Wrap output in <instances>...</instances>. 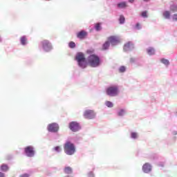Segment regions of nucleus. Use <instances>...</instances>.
<instances>
[{"mask_svg":"<svg viewBox=\"0 0 177 177\" xmlns=\"http://www.w3.org/2000/svg\"><path fill=\"white\" fill-rule=\"evenodd\" d=\"M102 63H103L102 58L96 54H91L87 57V66H90L93 68L100 67Z\"/></svg>","mask_w":177,"mask_h":177,"instance_id":"obj_1","label":"nucleus"},{"mask_svg":"<svg viewBox=\"0 0 177 177\" xmlns=\"http://www.w3.org/2000/svg\"><path fill=\"white\" fill-rule=\"evenodd\" d=\"M75 60L77 63L80 68H86L88 67V58L85 57V54L82 52H78L75 56Z\"/></svg>","mask_w":177,"mask_h":177,"instance_id":"obj_2","label":"nucleus"},{"mask_svg":"<svg viewBox=\"0 0 177 177\" xmlns=\"http://www.w3.org/2000/svg\"><path fill=\"white\" fill-rule=\"evenodd\" d=\"M105 93L109 97H117L120 95V87L117 84H112L105 88Z\"/></svg>","mask_w":177,"mask_h":177,"instance_id":"obj_3","label":"nucleus"},{"mask_svg":"<svg viewBox=\"0 0 177 177\" xmlns=\"http://www.w3.org/2000/svg\"><path fill=\"white\" fill-rule=\"evenodd\" d=\"M64 151L66 156H74L77 151V148L75 147V144L73 143L70 140H67L64 144Z\"/></svg>","mask_w":177,"mask_h":177,"instance_id":"obj_4","label":"nucleus"},{"mask_svg":"<svg viewBox=\"0 0 177 177\" xmlns=\"http://www.w3.org/2000/svg\"><path fill=\"white\" fill-rule=\"evenodd\" d=\"M40 48L45 53H49V52H52V50H53V46L52 45V43H50L49 40L46 39L40 42Z\"/></svg>","mask_w":177,"mask_h":177,"instance_id":"obj_5","label":"nucleus"},{"mask_svg":"<svg viewBox=\"0 0 177 177\" xmlns=\"http://www.w3.org/2000/svg\"><path fill=\"white\" fill-rule=\"evenodd\" d=\"M24 153L26 157L32 158L35 156V148L32 145H28L24 148Z\"/></svg>","mask_w":177,"mask_h":177,"instance_id":"obj_6","label":"nucleus"},{"mask_svg":"<svg viewBox=\"0 0 177 177\" xmlns=\"http://www.w3.org/2000/svg\"><path fill=\"white\" fill-rule=\"evenodd\" d=\"M68 128L71 132H79V131L82 129V127H81L80 122L77 121L70 122L68 123Z\"/></svg>","mask_w":177,"mask_h":177,"instance_id":"obj_7","label":"nucleus"},{"mask_svg":"<svg viewBox=\"0 0 177 177\" xmlns=\"http://www.w3.org/2000/svg\"><path fill=\"white\" fill-rule=\"evenodd\" d=\"M46 129L50 133H57L60 129V126L56 122H53L48 124Z\"/></svg>","mask_w":177,"mask_h":177,"instance_id":"obj_8","label":"nucleus"},{"mask_svg":"<svg viewBox=\"0 0 177 177\" xmlns=\"http://www.w3.org/2000/svg\"><path fill=\"white\" fill-rule=\"evenodd\" d=\"M84 117H86V118H88V120H93V118L96 117V113H95V111L91 109H88L84 111Z\"/></svg>","mask_w":177,"mask_h":177,"instance_id":"obj_9","label":"nucleus"},{"mask_svg":"<svg viewBox=\"0 0 177 177\" xmlns=\"http://www.w3.org/2000/svg\"><path fill=\"white\" fill-rule=\"evenodd\" d=\"M153 169V166L149 162H146L142 165V171L144 174H150Z\"/></svg>","mask_w":177,"mask_h":177,"instance_id":"obj_10","label":"nucleus"},{"mask_svg":"<svg viewBox=\"0 0 177 177\" xmlns=\"http://www.w3.org/2000/svg\"><path fill=\"white\" fill-rule=\"evenodd\" d=\"M135 46L132 41H128L127 43L124 44L123 46L124 52H131V50H133Z\"/></svg>","mask_w":177,"mask_h":177,"instance_id":"obj_11","label":"nucleus"},{"mask_svg":"<svg viewBox=\"0 0 177 177\" xmlns=\"http://www.w3.org/2000/svg\"><path fill=\"white\" fill-rule=\"evenodd\" d=\"M76 37L78 39L83 40L88 37V32L85 30H81L76 33Z\"/></svg>","mask_w":177,"mask_h":177,"instance_id":"obj_12","label":"nucleus"},{"mask_svg":"<svg viewBox=\"0 0 177 177\" xmlns=\"http://www.w3.org/2000/svg\"><path fill=\"white\" fill-rule=\"evenodd\" d=\"M0 177H6L5 176V173L3 172H8L9 171V165L3 163L1 166H0Z\"/></svg>","mask_w":177,"mask_h":177,"instance_id":"obj_13","label":"nucleus"},{"mask_svg":"<svg viewBox=\"0 0 177 177\" xmlns=\"http://www.w3.org/2000/svg\"><path fill=\"white\" fill-rule=\"evenodd\" d=\"M108 41L111 44V46H115V45H118V44H120V39H118L115 36L109 37L108 38Z\"/></svg>","mask_w":177,"mask_h":177,"instance_id":"obj_14","label":"nucleus"},{"mask_svg":"<svg viewBox=\"0 0 177 177\" xmlns=\"http://www.w3.org/2000/svg\"><path fill=\"white\" fill-rule=\"evenodd\" d=\"M116 8L118 9H125L126 8H128V4L127 3V1H120L116 4Z\"/></svg>","mask_w":177,"mask_h":177,"instance_id":"obj_15","label":"nucleus"},{"mask_svg":"<svg viewBox=\"0 0 177 177\" xmlns=\"http://www.w3.org/2000/svg\"><path fill=\"white\" fill-rule=\"evenodd\" d=\"M116 114L118 117H124L125 114H127V109H120L117 111Z\"/></svg>","mask_w":177,"mask_h":177,"instance_id":"obj_16","label":"nucleus"},{"mask_svg":"<svg viewBox=\"0 0 177 177\" xmlns=\"http://www.w3.org/2000/svg\"><path fill=\"white\" fill-rule=\"evenodd\" d=\"M19 42L22 46H26V45H27L28 44L27 37L26 35H23L22 37H21Z\"/></svg>","mask_w":177,"mask_h":177,"instance_id":"obj_17","label":"nucleus"},{"mask_svg":"<svg viewBox=\"0 0 177 177\" xmlns=\"http://www.w3.org/2000/svg\"><path fill=\"white\" fill-rule=\"evenodd\" d=\"M64 173H65L66 175H71V174H73V168L70 166L65 167L64 168Z\"/></svg>","mask_w":177,"mask_h":177,"instance_id":"obj_18","label":"nucleus"},{"mask_svg":"<svg viewBox=\"0 0 177 177\" xmlns=\"http://www.w3.org/2000/svg\"><path fill=\"white\" fill-rule=\"evenodd\" d=\"M147 53L149 56H153V55H156V50H154V48H153V47H149L148 48H147Z\"/></svg>","mask_w":177,"mask_h":177,"instance_id":"obj_19","label":"nucleus"},{"mask_svg":"<svg viewBox=\"0 0 177 177\" xmlns=\"http://www.w3.org/2000/svg\"><path fill=\"white\" fill-rule=\"evenodd\" d=\"M162 16L167 20H169V19H171V12H169L168 10H165L162 12Z\"/></svg>","mask_w":177,"mask_h":177,"instance_id":"obj_20","label":"nucleus"},{"mask_svg":"<svg viewBox=\"0 0 177 177\" xmlns=\"http://www.w3.org/2000/svg\"><path fill=\"white\" fill-rule=\"evenodd\" d=\"M110 41L109 40L106 41L103 44H102V50H109V48H110Z\"/></svg>","mask_w":177,"mask_h":177,"instance_id":"obj_21","label":"nucleus"},{"mask_svg":"<svg viewBox=\"0 0 177 177\" xmlns=\"http://www.w3.org/2000/svg\"><path fill=\"white\" fill-rule=\"evenodd\" d=\"M160 63H162V64H165L166 66V67H168V66H169V64H170L169 60H168L165 58H162L160 59Z\"/></svg>","mask_w":177,"mask_h":177,"instance_id":"obj_22","label":"nucleus"},{"mask_svg":"<svg viewBox=\"0 0 177 177\" xmlns=\"http://www.w3.org/2000/svg\"><path fill=\"white\" fill-rule=\"evenodd\" d=\"M118 21H119V24H125V17H124L123 15H120Z\"/></svg>","mask_w":177,"mask_h":177,"instance_id":"obj_23","label":"nucleus"},{"mask_svg":"<svg viewBox=\"0 0 177 177\" xmlns=\"http://www.w3.org/2000/svg\"><path fill=\"white\" fill-rule=\"evenodd\" d=\"M105 106H106V107L109 109H112V107H114V104L111 101H106Z\"/></svg>","mask_w":177,"mask_h":177,"instance_id":"obj_24","label":"nucleus"},{"mask_svg":"<svg viewBox=\"0 0 177 177\" xmlns=\"http://www.w3.org/2000/svg\"><path fill=\"white\" fill-rule=\"evenodd\" d=\"M94 28L95 31H100L102 30V24L100 23H97L94 25Z\"/></svg>","mask_w":177,"mask_h":177,"instance_id":"obj_25","label":"nucleus"},{"mask_svg":"<svg viewBox=\"0 0 177 177\" xmlns=\"http://www.w3.org/2000/svg\"><path fill=\"white\" fill-rule=\"evenodd\" d=\"M141 17H143V19H147L149 17V15L147 14V10L142 11L140 13Z\"/></svg>","mask_w":177,"mask_h":177,"instance_id":"obj_26","label":"nucleus"},{"mask_svg":"<svg viewBox=\"0 0 177 177\" xmlns=\"http://www.w3.org/2000/svg\"><path fill=\"white\" fill-rule=\"evenodd\" d=\"M130 138L134 140L138 139V133L132 131L130 134Z\"/></svg>","mask_w":177,"mask_h":177,"instance_id":"obj_27","label":"nucleus"},{"mask_svg":"<svg viewBox=\"0 0 177 177\" xmlns=\"http://www.w3.org/2000/svg\"><path fill=\"white\" fill-rule=\"evenodd\" d=\"M53 151H55V153H62V147L60 146H56L53 149Z\"/></svg>","mask_w":177,"mask_h":177,"instance_id":"obj_28","label":"nucleus"},{"mask_svg":"<svg viewBox=\"0 0 177 177\" xmlns=\"http://www.w3.org/2000/svg\"><path fill=\"white\" fill-rule=\"evenodd\" d=\"M170 10L175 13V12H177V5L176 4H172L170 6Z\"/></svg>","mask_w":177,"mask_h":177,"instance_id":"obj_29","label":"nucleus"},{"mask_svg":"<svg viewBox=\"0 0 177 177\" xmlns=\"http://www.w3.org/2000/svg\"><path fill=\"white\" fill-rule=\"evenodd\" d=\"M76 46H77V44H75V42L74 41H70L68 43V48H70L71 49H74L75 48Z\"/></svg>","mask_w":177,"mask_h":177,"instance_id":"obj_30","label":"nucleus"},{"mask_svg":"<svg viewBox=\"0 0 177 177\" xmlns=\"http://www.w3.org/2000/svg\"><path fill=\"white\" fill-rule=\"evenodd\" d=\"M119 73H125L127 71V66H121L118 68Z\"/></svg>","mask_w":177,"mask_h":177,"instance_id":"obj_31","label":"nucleus"},{"mask_svg":"<svg viewBox=\"0 0 177 177\" xmlns=\"http://www.w3.org/2000/svg\"><path fill=\"white\" fill-rule=\"evenodd\" d=\"M135 30H142V25L139 22H137L134 26Z\"/></svg>","mask_w":177,"mask_h":177,"instance_id":"obj_32","label":"nucleus"},{"mask_svg":"<svg viewBox=\"0 0 177 177\" xmlns=\"http://www.w3.org/2000/svg\"><path fill=\"white\" fill-rule=\"evenodd\" d=\"M87 177H95V173L92 171H88L87 173Z\"/></svg>","mask_w":177,"mask_h":177,"instance_id":"obj_33","label":"nucleus"},{"mask_svg":"<svg viewBox=\"0 0 177 177\" xmlns=\"http://www.w3.org/2000/svg\"><path fill=\"white\" fill-rule=\"evenodd\" d=\"M86 53L88 55H89V56H90V55H94L93 53H95V50H91V49H88V50H86Z\"/></svg>","mask_w":177,"mask_h":177,"instance_id":"obj_34","label":"nucleus"},{"mask_svg":"<svg viewBox=\"0 0 177 177\" xmlns=\"http://www.w3.org/2000/svg\"><path fill=\"white\" fill-rule=\"evenodd\" d=\"M31 175L28 173H25L19 176V177H30Z\"/></svg>","mask_w":177,"mask_h":177,"instance_id":"obj_35","label":"nucleus"},{"mask_svg":"<svg viewBox=\"0 0 177 177\" xmlns=\"http://www.w3.org/2000/svg\"><path fill=\"white\" fill-rule=\"evenodd\" d=\"M171 17L173 21H177V14H174Z\"/></svg>","mask_w":177,"mask_h":177,"instance_id":"obj_36","label":"nucleus"},{"mask_svg":"<svg viewBox=\"0 0 177 177\" xmlns=\"http://www.w3.org/2000/svg\"><path fill=\"white\" fill-rule=\"evenodd\" d=\"M59 138L60 135L57 133L54 136V139H59Z\"/></svg>","mask_w":177,"mask_h":177,"instance_id":"obj_37","label":"nucleus"},{"mask_svg":"<svg viewBox=\"0 0 177 177\" xmlns=\"http://www.w3.org/2000/svg\"><path fill=\"white\" fill-rule=\"evenodd\" d=\"M158 167H161L162 168L164 167V162H160L158 163Z\"/></svg>","mask_w":177,"mask_h":177,"instance_id":"obj_38","label":"nucleus"},{"mask_svg":"<svg viewBox=\"0 0 177 177\" xmlns=\"http://www.w3.org/2000/svg\"><path fill=\"white\" fill-rule=\"evenodd\" d=\"M135 62H136V59L135 58H131L130 59V62L131 63H135Z\"/></svg>","mask_w":177,"mask_h":177,"instance_id":"obj_39","label":"nucleus"},{"mask_svg":"<svg viewBox=\"0 0 177 177\" xmlns=\"http://www.w3.org/2000/svg\"><path fill=\"white\" fill-rule=\"evenodd\" d=\"M129 3H133L135 2V0H128Z\"/></svg>","mask_w":177,"mask_h":177,"instance_id":"obj_40","label":"nucleus"},{"mask_svg":"<svg viewBox=\"0 0 177 177\" xmlns=\"http://www.w3.org/2000/svg\"><path fill=\"white\" fill-rule=\"evenodd\" d=\"M172 134H173V135H177V131H174L172 132Z\"/></svg>","mask_w":177,"mask_h":177,"instance_id":"obj_41","label":"nucleus"},{"mask_svg":"<svg viewBox=\"0 0 177 177\" xmlns=\"http://www.w3.org/2000/svg\"><path fill=\"white\" fill-rule=\"evenodd\" d=\"M64 177H74V176H71V175L67 174L66 176H64Z\"/></svg>","mask_w":177,"mask_h":177,"instance_id":"obj_42","label":"nucleus"},{"mask_svg":"<svg viewBox=\"0 0 177 177\" xmlns=\"http://www.w3.org/2000/svg\"><path fill=\"white\" fill-rule=\"evenodd\" d=\"M150 0H143L144 2H149Z\"/></svg>","mask_w":177,"mask_h":177,"instance_id":"obj_43","label":"nucleus"},{"mask_svg":"<svg viewBox=\"0 0 177 177\" xmlns=\"http://www.w3.org/2000/svg\"><path fill=\"white\" fill-rule=\"evenodd\" d=\"M2 41V38L1 37V36H0V42Z\"/></svg>","mask_w":177,"mask_h":177,"instance_id":"obj_44","label":"nucleus"},{"mask_svg":"<svg viewBox=\"0 0 177 177\" xmlns=\"http://www.w3.org/2000/svg\"><path fill=\"white\" fill-rule=\"evenodd\" d=\"M174 139H176V137H174Z\"/></svg>","mask_w":177,"mask_h":177,"instance_id":"obj_45","label":"nucleus"}]
</instances>
